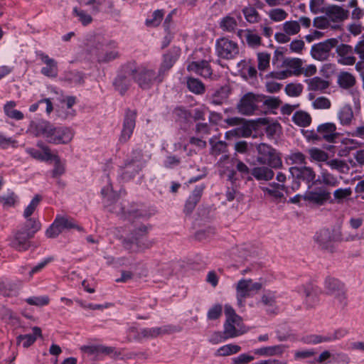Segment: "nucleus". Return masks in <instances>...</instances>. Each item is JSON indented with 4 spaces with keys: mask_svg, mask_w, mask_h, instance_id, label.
Here are the masks:
<instances>
[{
    "mask_svg": "<svg viewBox=\"0 0 364 364\" xmlns=\"http://www.w3.org/2000/svg\"><path fill=\"white\" fill-rule=\"evenodd\" d=\"M187 70L204 78L210 77L213 74L210 65L207 60L192 61L188 65Z\"/></svg>",
    "mask_w": 364,
    "mask_h": 364,
    "instance_id": "nucleus-24",
    "label": "nucleus"
},
{
    "mask_svg": "<svg viewBox=\"0 0 364 364\" xmlns=\"http://www.w3.org/2000/svg\"><path fill=\"white\" fill-rule=\"evenodd\" d=\"M136 112L133 110H127L123 122L122 132L119 136L121 143L127 142L132 136L136 124Z\"/></svg>",
    "mask_w": 364,
    "mask_h": 364,
    "instance_id": "nucleus-16",
    "label": "nucleus"
},
{
    "mask_svg": "<svg viewBox=\"0 0 364 364\" xmlns=\"http://www.w3.org/2000/svg\"><path fill=\"white\" fill-rule=\"evenodd\" d=\"M164 15L163 9H157L154 11L151 16L146 18L145 21V25L148 27H157L161 23Z\"/></svg>",
    "mask_w": 364,
    "mask_h": 364,
    "instance_id": "nucleus-45",
    "label": "nucleus"
},
{
    "mask_svg": "<svg viewBox=\"0 0 364 364\" xmlns=\"http://www.w3.org/2000/svg\"><path fill=\"white\" fill-rule=\"evenodd\" d=\"M134 63H129L122 67L115 78L113 85L121 95H124L131 85V77L134 79Z\"/></svg>",
    "mask_w": 364,
    "mask_h": 364,
    "instance_id": "nucleus-7",
    "label": "nucleus"
},
{
    "mask_svg": "<svg viewBox=\"0 0 364 364\" xmlns=\"http://www.w3.org/2000/svg\"><path fill=\"white\" fill-rule=\"evenodd\" d=\"M308 154L311 161L324 162L328 159V155L326 151L316 147L309 149Z\"/></svg>",
    "mask_w": 364,
    "mask_h": 364,
    "instance_id": "nucleus-47",
    "label": "nucleus"
},
{
    "mask_svg": "<svg viewBox=\"0 0 364 364\" xmlns=\"http://www.w3.org/2000/svg\"><path fill=\"white\" fill-rule=\"evenodd\" d=\"M252 175L258 181H269L274 177V172L272 169L265 167H255L252 170Z\"/></svg>",
    "mask_w": 364,
    "mask_h": 364,
    "instance_id": "nucleus-36",
    "label": "nucleus"
},
{
    "mask_svg": "<svg viewBox=\"0 0 364 364\" xmlns=\"http://www.w3.org/2000/svg\"><path fill=\"white\" fill-rule=\"evenodd\" d=\"M33 236L23 229L18 231L11 241V246L18 251H25L30 247L29 240Z\"/></svg>",
    "mask_w": 364,
    "mask_h": 364,
    "instance_id": "nucleus-23",
    "label": "nucleus"
},
{
    "mask_svg": "<svg viewBox=\"0 0 364 364\" xmlns=\"http://www.w3.org/2000/svg\"><path fill=\"white\" fill-rule=\"evenodd\" d=\"M229 126H238L225 133L227 139L232 137H248L252 134V125L240 117H230L225 119Z\"/></svg>",
    "mask_w": 364,
    "mask_h": 364,
    "instance_id": "nucleus-8",
    "label": "nucleus"
},
{
    "mask_svg": "<svg viewBox=\"0 0 364 364\" xmlns=\"http://www.w3.org/2000/svg\"><path fill=\"white\" fill-rule=\"evenodd\" d=\"M240 349L241 348L238 345L229 343L219 348L215 355L218 356H228L238 353Z\"/></svg>",
    "mask_w": 364,
    "mask_h": 364,
    "instance_id": "nucleus-50",
    "label": "nucleus"
},
{
    "mask_svg": "<svg viewBox=\"0 0 364 364\" xmlns=\"http://www.w3.org/2000/svg\"><path fill=\"white\" fill-rule=\"evenodd\" d=\"M299 292L304 296V304L306 309L314 308L318 304V291L311 284L301 286Z\"/></svg>",
    "mask_w": 364,
    "mask_h": 364,
    "instance_id": "nucleus-19",
    "label": "nucleus"
},
{
    "mask_svg": "<svg viewBox=\"0 0 364 364\" xmlns=\"http://www.w3.org/2000/svg\"><path fill=\"white\" fill-rule=\"evenodd\" d=\"M264 97L252 92L245 94L237 104L240 113L245 115H251L257 109V105L262 102Z\"/></svg>",
    "mask_w": 364,
    "mask_h": 364,
    "instance_id": "nucleus-11",
    "label": "nucleus"
},
{
    "mask_svg": "<svg viewBox=\"0 0 364 364\" xmlns=\"http://www.w3.org/2000/svg\"><path fill=\"white\" fill-rule=\"evenodd\" d=\"M38 149L28 147L26 149V152L32 158L40 161L48 162L50 161L51 151L50 147L45 144L42 141H38L36 144Z\"/></svg>",
    "mask_w": 364,
    "mask_h": 364,
    "instance_id": "nucleus-20",
    "label": "nucleus"
},
{
    "mask_svg": "<svg viewBox=\"0 0 364 364\" xmlns=\"http://www.w3.org/2000/svg\"><path fill=\"white\" fill-rule=\"evenodd\" d=\"M54 161V168L52 171V176L53 178L60 176L65 173V163L63 162L57 154L53 153L51 154L50 161Z\"/></svg>",
    "mask_w": 364,
    "mask_h": 364,
    "instance_id": "nucleus-43",
    "label": "nucleus"
},
{
    "mask_svg": "<svg viewBox=\"0 0 364 364\" xmlns=\"http://www.w3.org/2000/svg\"><path fill=\"white\" fill-rule=\"evenodd\" d=\"M41 225L38 220L29 217L26 219L24 230L30 233V235L34 236L35 233L41 229Z\"/></svg>",
    "mask_w": 364,
    "mask_h": 364,
    "instance_id": "nucleus-54",
    "label": "nucleus"
},
{
    "mask_svg": "<svg viewBox=\"0 0 364 364\" xmlns=\"http://www.w3.org/2000/svg\"><path fill=\"white\" fill-rule=\"evenodd\" d=\"M338 118L342 125H350L353 119V112L349 105L341 107L338 112Z\"/></svg>",
    "mask_w": 364,
    "mask_h": 364,
    "instance_id": "nucleus-35",
    "label": "nucleus"
},
{
    "mask_svg": "<svg viewBox=\"0 0 364 364\" xmlns=\"http://www.w3.org/2000/svg\"><path fill=\"white\" fill-rule=\"evenodd\" d=\"M228 97V88L223 87L215 92L210 99V103L214 105H219L223 103Z\"/></svg>",
    "mask_w": 364,
    "mask_h": 364,
    "instance_id": "nucleus-53",
    "label": "nucleus"
},
{
    "mask_svg": "<svg viewBox=\"0 0 364 364\" xmlns=\"http://www.w3.org/2000/svg\"><path fill=\"white\" fill-rule=\"evenodd\" d=\"M289 172L294 178L303 181L309 186L312 183L316 178L315 171L309 166H292L289 168Z\"/></svg>",
    "mask_w": 364,
    "mask_h": 364,
    "instance_id": "nucleus-21",
    "label": "nucleus"
},
{
    "mask_svg": "<svg viewBox=\"0 0 364 364\" xmlns=\"http://www.w3.org/2000/svg\"><path fill=\"white\" fill-rule=\"evenodd\" d=\"M262 190L264 194H267L276 199H280L284 197L283 191H287V188L284 184L273 182L270 183L267 187H262Z\"/></svg>",
    "mask_w": 364,
    "mask_h": 364,
    "instance_id": "nucleus-33",
    "label": "nucleus"
},
{
    "mask_svg": "<svg viewBox=\"0 0 364 364\" xmlns=\"http://www.w3.org/2000/svg\"><path fill=\"white\" fill-rule=\"evenodd\" d=\"M309 89L314 91H322L328 87V82L318 77H314L308 81Z\"/></svg>",
    "mask_w": 364,
    "mask_h": 364,
    "instance_id": "nucleus-49",
    "label": "nucleus"
},
{
    "mask_svg": "<svg viewBox=\"0 0 364 364\" xmlns=\"http://www.w3.org/2000/svg\"><path fill=\"white\" fill-rule=\"evenodd\" d=\"M147 229L141 225L136 229L129 238L124 241V247L133 252L143 251L151 247L153 242L146 237Z\"/></svg>",
    "mask_w": 364,
    "mask_h": 364,
    "instance_id": "nucleus-2",
    "label": "nucleus"
},
{
    "mask_svg": "<svg viewBox=\"0 0 364 364\" xmlns=\"http://www.w3.org/2000/svg\"><path fill=\"white\" fill-rule=\"evenodd\" d=\"M97 48L96 55L99 63H108L119 57L117 43L113 41H105Z\"/></svg>",
    "mask_w": 364,
    "mask_h": 364,
    "instance_id": "nucleus-12",
    "label": "nucleus"
},
{
    "mask_svg": "<svg viewBox=\"0 0 364 364\" xmlns=\"http://www.w3.org/2000/svg\"><path fill=\"white\" fill-rule=\"evenodd\" d=\"M33 333L19 335L16 338L17 343L19 345L22 343L23 348H28L36 341L38 337L41 336V329L39 327L35 326L32 328Z\"/></svg>",
    "mask_w": 364,
    "mask_h": 364,
    "instance_id": "nucleus-32",
    "label": "nucleus"
},
{
    "mask_svg": "<svg viewBox=\"0 0 364 364\" xmlns=\"http://www.w3.org/2000/svg\"><path fill=\"white\" fill-rule=\"evenodd\" d=\"M166 332L167 330L161 327L144 328L141 329L140 334L144 338H153Z\"/></svg>",
    "mask_w": 364,
    "mask_h": 364,
    "instance_id": "nucleus-52",
    "label": "nucleus"
},
{
    "mask_svg": "<svg viewBox=\"0 0 364 364\" xmlns=\"http://www.w3.org/2000/svg\"><path fill=\"white\" fill-rule=\"evenodd\" d=\"M315 240L322 248L328 249L333 242L342 240L341 233L338 229H323L316 232Z\"/></svg>",
    "mask_w": 364,
    "mask_h": 364,
    "instance_id": "nucleus-13",
    "label": "nucleus"
},
{
    "mask_svg": "<svg viewBox=\"0 0 364 364\" xmlns=\"http://www.w3.org/2000/svg\"><path fill=\"white\" fill-rule=\"evenodd\" d=\"M338 43L337 38H328L324 41L314 44L311 48L312 57L318 60L323 61L327 60L330 53L333 48Z\"/></svg>",
    "mask_w": 364,
    "mask_h": 364,
    "instance_id": "nucleus-10",
    "label": "nucleus"
},
{
    "mask_svg": "<svg viewBox=\"0 0 364 364\" xmlns=\"http://www.w3.org/2000/svg\"><path fill=\"white\" fill-rule=\"evenodd\" d=\"M242 12L244 15L245 19L249 23H257L261 21V16L255 7L249 5L245 6Z\"/></svg>",
    "mask_w": 364,
    "mask_h": 364,
    "instance_id": "nucleus-37",
    "label": "nucleus"
},
{
    "mask_svg": "<svg viewBox=\"0 0 364 364\" xmlns=\"http://www.w3.org/2000/svg\"><path fill=\"white\" fill-rule=\"evenodd\" d=\"M324 292L332 296L343 308L347 304V296L345 284L338 279L327 277L324 281Z\"/></svg>",
    "mask_w": 364,
    "mask_h": 364,
    "instance_id": "nucleus-3",
    "label": "nucleus"
},
{
    "mask_svg": "<svg viewBox=\"0 0 364 364\" xmlns=\"http://www.w3.org/2000/svg\"><path fill=\"white\" fill-rule=\"evenodd\" d=\"M187 87L190 92L196 95H202L205 91V85L200 80L194 77L187 78Z\"/></svg>",
    "mask_w": 364,
    "mask_h": 364,
    "instance_id": "nucleus-39",
    "label": "nucleus"
},
{
    "mask_svg": "<svg viewBox=\"0 0 364 364\" xmlns=\"http://www.w3.org/2000/svg\"><path fill=\"white\" fill-rule=\"evenodd\" d=\"M77 229L82 230V228L77 225L75 221L68 217L57 215L54 222L46 230V235L48 237H55L64 230Z\"/></svg>",
    "mask_w": 364,
    "mask_h": 364,
    "instance_id": "nucleus-9",
    "label": "nucleus"
},
{
    "mask_svg": "<svg viewBox=\"0 0 364 364\" xmlns=\"http://www.w3.org/2000/svg\"><path fill=\"white\" fill-rule=\"evenodd\" d=\"M287 67L291 69V73L295 75H299L302 73V60L299 58L287 59L285 60Z\"/></svg>",
    "mask_w": 364,
    "mask_h": 364,
    "instance_id": "nucleus-51",
    "label": "nucleus"
},
{
    "mask_svg": "<svg viewBox=\"0 0 364 364\" xmlns=\"http://www.w3.org/2000/svg\"><path fill=\"white\" fill-rule=\"evenodd\" d=\"M292 121L299 127H306L311 124V117L310 114L306 112L297 111L294 114Z\"/></svg>",
    "mask_w": 364,
    "mask_h": 364,
    "instance_id": "nucleus-40",
    "label": "nucleus"
},
{
    "mask_svg": "<svg viewBox=\"0 0 364 364\" xmlns=\"http://www.w3.org/2000/svg\"><path fill=\"white\" fill-rule=\"evenodd\" d=\"M205 188L204 185H199L196 187L186 200L184 210L186 213H191L200 200L202 193Z\"/></svg>",
    "mask_w": 364,
    "mask_h": 364,
    "instance_id": "nucleus-30",
    "label": "nucleus"
},
{
    "mask_svg": "<svg viewBox=\"0 0 364 364\" xmlns=\"http://www.w3.org/2000/svg\"><path fill=\"white\" fill-rule=\"evenodd\" d=\"M41 200V197L39 195H36L33 197V198L31 200L30 203L26 207L23 211V215L26 219H28L33 214L37 207L38 206Z\"/></svg>",
    "mask_w": 364,
    "mask_h": 364,
    "instance_id": "nucleus-55",
    "label": "nucleus"
},
{
    "mask_svg": "<svg viewBox=\"0 0 364 364\" xmlns=\"http://www.w3.org/2000/svg\"><path fill=\"white\" fill-rule=\"evenodd\" d=\"M267 14L272 21L277 23L286 20L289 16L288 13L282 8L272 9Z\"/></svg>",
    "mask_w": 364,
    "mask_h": 364,
    "instance_id": "nucleus-44",
    "label": "nucleus"
},
{
    "mask_svg": "<svg viewBox=\"0 0 364 364\" xmlns=\"http://www.w3.org/2000/svg\"><path fill=\"white\" fill-rule=\"evenodd\" d=\"M37 56L46 65L41 68V73L48 77H56L58 74L57 62L43 52H38Z\"/></svg>",
    "mask_w": 364,
    "mask_h": 364,
    "instance_id": "nucleus-22",
    "label": "nucleus"
},
{
    "mask_svg": "<svg viewBox=\"0 0 364 364\" xmlns=\"http://www.w3.org/2000/svg\"><path fill=\"white\" fill-rule=\"evenodd\" d=\"M51 260L52 259L50 257L45 258L36 266L32 267L28 272V280H30L35 274L41 272L48 263L51 262Z\"/></svg>",
    "mask_w": 364,
    "mask_h": 364,
    "instance_id": "nucleus-60",
    "label": "nucleus"
},
{
    "mask_svg": "<svg viewBox=\"0 0 364 364\" xmlns=\"http://www.w3.org/2000/svg\"><path fill=\"white\" fill-rule=\"evenodd\" d=\"M181 54V49L173 47L163 55V60L159 69V73L164 79L166 74L173 67Z\"/></svg>",
    "mask_w": 364,
    "mask_h": 364,
    "instance_id": "nucleus-18",
    "label": "nucleus"
},
{
    "mask_svg": "<svg viewBox=\"0 0 364 364\" xmlns=\"http://www.w3.org/2000/svg\"><path fill=\"white\" fill-rule=\"evenodd\" d=\"M134 80L143 90L150 89L155 83L159 84L164 78L160 73L145 65L136 67L134 64Z\"/></svg>",
    "mask_w": 364,
    "mask_h": 364,
    "instance_id": "nucleus-1",
    "label": "nucleus"
},
{
    "mask_svg": "<svg viewBox=\"0 0 364 364\" xmlns=\"http://www.w3.org/2000/svg\"><path fill=\"white\" fill-rule=\"evenodd\" d=\"M16 105V104L14 101L8 102L4 105V112L6 116L11 119H14L16 120L22 119L23 118V114L21 112L14 109Z\"/></svg>",
    "mask_w": 364,
    "mask_h": 364,
    "instance_id": "nucleus-42",
    "label": "nucleus"
},
{
    "mask_svg": "<svg viewBox=\"0 0 364 364\" xmlns=\"http://www.w3.org/2000/svg\"><path fill=\"white\" fill-rule=\"evenodd\" d=\"M258 68L265 70L269 66L270 55L266 53H259L257 55Z\"/></svg>",
    "mask_w": 364,
    "mask_h": 364,
    "instance_id": "nucleus-61",
    "label": "nucleus"
},
{
    "mask_svg": "<svg viewBox=\"0 0 364 364\" xmlns=\"http://www.w3.org/2000/svg\"><path fill=\"white\" fill-rule=\"evenodd\" d=\"M282 28L290 36H296L300 32V25L297 21H286L282 23Z\"/></svg>",
    "mask_w": 364,
    "mask_h": 364,
    "instance_id": "nucleus-48",
    "label": "nucleus"
},
{
    "mask_svg": "<svg viewBox=\"0 0 364 364\" xmlns=\"http://www.w3.org/2000/svg\"><path fill=\"white\" fill-rule=\"evenodd\" d=\"M304 198L308 201L321 205L330 200L331 193L325 190L320 191H309L305 194Z\"/></svg>",
    "mask_w": 364,
    "mask_h": 364,
    "instance_id": "nucleus-31",
    "label": "nucleus"
},
{
    "mask_svg": "<svg viewBox=\"0 0 364 364\" xmlns=\"http://www.w3.org/2000/svg\"><path fill=\"white\" fill-rule=\"evenodd\" d=\"M257 150L258 156L257 161L264 165H268L272 168H277L282 165V161L279 157L276 150L267 144H259Z\"/></svg>",
    "mask_w": 364,
    "mask_h": 364,
    "instance_id": "nucleus-6",
    "label": "nucleus"
},
{
    "mask_svg": "<svg viewBox=\"0 0 364 364\" xmlns=\"http://www.w3.org/2000/svg\"><path fill=\"white\" fill-rule=\"evenodd\" d=\"M26 302L32 306H43L49 304V297L48 296H31L26 299Z\"/></svg>",
    "mask_w": 364,
    "mask_h": 364,
    "instance_id": "nucleus-58",
    "label": "nucleus"
},
{
    "mask_svg": "<svg viewBox=\"0 0 364 364\" xmlns=\"http://www.w3.org/2000/svg\"><path fill=\"white\" fill-rule=\"evenodd\" d=\"M262 288L261 283L253 282L252 279H240L235 286L237 305L242 308L245 306V300L252 296Z\"/></svg>",
    "mask_w": 364,
    "mask_h": 364,
    "instance_id": "nucleus-4",
    "label": "nucleus"
},
{
    "mask_svg": "<svg viewBox=\"0 0 364 364\" xmlns=\"http://www.w3.org/2000/svg\"><path fill=\"white\" fill-rule=\"evenodd\" d=\"M144 163L141 161L132 160L126 164L124 168L122 170L120 177L124 181L132 179L144 167Z\"/></svg>",
    "mask_w": 364,
    "mask_h": 364,
    "instance_id": "nucleus-26",
    "label": "nucleus"
},
{
    "mask_svg": "<svg viewBox=\"0 0 364 364\" xmlns=\"http://www.w3.org/2000/svg\"><path fill=\"white\" fill-rule=\"evenodd\" d=\"M317 181L328 186L335 187L339 183L337 178L326 171H322Z\"/></svg>",
    "mask_w": 364,
    "mask_h": 364,
    "instance_id": "nucleus-46",
    "label": "nucleus"
},
{
    "mask_svg": "<svg viewBox=\"0 0 364 364\" xmlns=\"http://www.w3.org/2000/svg\"><path fill=\"white\" fill-rule=\"evenodd\" d=\"M313 107L315 109H329L331 107L330 100L325 97H317L313 102Z\"/></svg>",
    "mask_w": 364,
    "mask_h": 364,
    "instance_id": "nucleus-64",
    "label": "nucleus"
},
{
    "mask_svg": "<svg viewBox=\"0 0 364 364\" xmlns=\"http://www.w3.org/2000/svg\"><path fill=\"white\" fill-rule=\"evenodd\" d=\"M331 23L342 21L348 18V11L341 6L333 5L326 9L325 13Z\"/></svg>",
    "mask_w": 364,
    "mask_h": 364,
    "instance_id": "nucleus-29",
    "label": "nucleus"
},
{
    "mask_svg": "<svg viewBox=\"0 0 364 364\" xmlns=\"http://www.w3.org/2000/svg\"><path fill=\"white\" fill-rule=\"evenodd\" d=\"M219 26L223 31L230 33L235 31L237 22L232 16L228 14L220 19Z\"/></svg>",
    "mask_w": 364,
    "mask_h": 364,
    "instance_id": "nucleus-38",
    "label": "nucleus"
},
{
    "mask_svg": "<svg viewBox=\"0 0 364 364\" xmlns=\"http://www.w3.org/2000/svg\"><path fill=\"white\" fill-rule=\"evenodd\" d=\"M223 331L228 339L240 336L247 331L242 323L241 317H235V319H226L224 323Z\"/></svg>",
    "mask_w": 364,
    "mask_h": 364,
    "instance_id": "nucleus-14",
    "label": "nucleus"
},
{
    "mask_svg": "<svg viewBox=\"0 0 364 364\" xmlns=\"http://www.w3.org/2000/svg\"><path fill=\"white\" fill-rule=\"evenodd\" d=\"M337 61L343 65H353L356 58L353 55L354 48L350 45L341 44L336 46Z\"/></svg>",
    "mask_w": 364,
    "mask_h": 364,
    "instance_id": "nucleus-17",
    "label": "nucleus"
},
{
    "mask_svg": "<svg viewBox=\"0 0 364 364\" xmlns=\"http://www.w3.org/2000/svg\"><path fill=\"white\" fill-rule=\"evenodd\" d=\"M286 347L284 345H277L272 346L262 347L255 350V354L266 355V356H274L282 355Z\"/></svg>",
    "mask_w": 364,
    "mask_h": 364,
    "instance_id": "nucleus-34",
    "label": "nucleus"
},
{
    "mask_svg": "<svg viewBox=\"0 0 364 364\" xmlns=\"http://www.w3.org/2000/svg\"><path fill=\"white\" fill-rule=\"evenodd\" d=\"M287 159L290 161L291 164H306V156L300 151L290 153L287 156Z\"/></svg>",
    "mask_w": 364,
    "mask_h": 364,
    "instance_id": "nucleus-59",
    "label": "nucleus"
},
{
    "mask_svg": "<svg viewBox=\"0 0 364 364\" xmlns=\"http://www.w3.org/2000/svg\"><path fill=\"white\" fill-rule=\"evenodd\" d=\"M317 132L319 139H323L330 143L334 142L338 136V133L336 132V126L334 123L331 122L324 123L318 126Z\"/></svg>",
    "mask_w": 364,
    "mask_h": 364,
    "instance_id": "nucleus-25",
    "label": "nucleus"
},
{
    "mask_svg": "<svg viewBox=\"0 0 364 364\" xmlns=\"http://www.w3.org/2000/svg\"><path fill=\"white\" fill-rule=\"evenodd\" d=\"M315 355L314 349H303L296 350L294 353V358L296 360H301L311 358Z\"/></svg>",
    "mask_w": 364,
    "mask_h": 364,
    "instance_id": "nucleus-62",
    "label": "nucleus"
},
{
    "mask_svg": "<svg viewBox=\"0 0 364 364\" xmlns=\"http://www.w3.org/2000/svg\"><path fill=\"white\" fill-rule=\"evenodd\" d=\"M53 125L47 121H41L31 126V132L37 137L44 138L47 142L50 139Z\"/></svg>",
    "mask_w": 364,
    "mask_h": 364,
    "instance_id": "nucleus-28",
    "label": "nucleus"
},
{
    "mask_svg": "<svg viewBox=\"0 0 364 364\" xmlns=\"http://www.w3.org/2000/svg\"><path fill=\"white\" fill-rule=\"evenodd\" d=\"M245 41L247 44L251 48H257L262 43L261 37L250 29L247 31Z\"/></svg>",
    "mask_w": 364,
    "mask_h": 364,
    "instance_id": "nucleus-56",
    "label": "nucleus"
},
{
    "mask_svg": "<svg viewBox=\"0 0 364 364\" xmlns=\"http://www.w3.org/2000/svg\"><path fill=\"white\" fill-rule=\"evenodd\" d=\"M313 23L314 26L316 28L321 29L327 28L328 27H331L333 28H336L338 27V26H331V22L330 21L326 14L324 16L316 17L314 19Z\"/></svg>",
    "mask_w": 364,
    "mask_h": 364,
    "instance_id": "nucleus-57",
    "label": "nucleus"
},
{
    "mask_svg": "<svg viewBox=\"0 0 364 364\" xmlns=\"http://www.w3.org/2000/svg\"><path fill=\"white\" fill-rule=\"evenodd\" d=\"M18 197L12 192L8 193L6 196L0 197V203L5 207H11L15 205Z\"/></svg>",
    "mask_w": 364,
    "mask_h": 364,
    "instance_id": "nucleus-63",
    "label": "nucleus"
},
{
    "mask_svg": "<svg viewBox=\"0 0 364 364\" xmlns=\"http://www.w3.org/2000/svg\"><path fill=\"white\" fill-rule=\"evenodd\" d=\"M215 52L217 55L223 59L232 60L238 56L240 48L234 41L223 37L216 40Z\"/></svg>",
    "mask_w": 364,
    "mask_h": 364,
    "instance_id": "nucleus-5",
    "label": "nucleus"
},
{
    "mask_svg": "<svg viewBox=\"0 0 364 364\" xmlns=\"http://www.w3.org/2000/svg\"><path fill=\"white\" fill-rule=\"evenodd\" d=\"M338 83L343 88H350L355 85V78L348 72H341L338 76Z\"/></svg>",
    "mask_w": 364,
    "mask_h": 364,
    "instance_id": "nucleus-41",
    "label": "nucleus"
},
{
    "mask_svg": "<svg viewBox=\"0 0 364 364\" xmlns=\"http://www.w3.org/2000/svg\"><path fill=\"white\" fill-rule=\"evenodd\" d=\"M219 166V171L221 176H227L229 181L235 179V171L234 170V159H230L227 155L220 158L218 162Z\"/></svg>",
    "mask_w": 364,
    "mask_h": 364,
    "instance_id": "nucleus-27",
    "label": "nucleus"
},
{
    "mask_svg": "<svg viewBox=\"0 0 364 364\" xmlns=\"http://www.w3.org/2000/svg\"><path fill=\"white\" fill-rule=\"evenodd\" d=\"M74 136L72 129L66 127H55L53 125L50 139L48 143L54 144H65L71 141Z\"/></svg>",
    "mask_w": 364,
    "mask_h": 364,
    "instance_id": "nucleus-15",
    "label": "nucleus"
}]
</instances>
